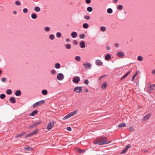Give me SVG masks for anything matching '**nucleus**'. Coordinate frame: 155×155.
<instances>
[{
    "label": "nucleus",
    "instance_id": "obj_19",
    "mask_svg": "<svg viewBox=\"0 0 155 155\" xmlns=\"http://www.w3.org/2000/svg\"><path fill=\"white\" fill-rule=\"evenodd\" d=\"M77 33L75 31L73 32L71 34V35L73 38H75L77 36Z\"/></svg>",
    "mask_w": 155,
    "mask_h": 155
},
{
    "label": "nucleus",
    "instance_id": "obj_25",
    "mask_svg": "<svg viewBox=\"0 0 155 155\" xmlns=\"http://www.w3.org/2000/svg\"><path fill=\"white\" fill-rule=\"evenodd\" d=\"M34 10L36 12H39L40 11V8L38 6H36L35 7Z\"/></svg>",
    "mask_w": 155,
    "mask_h": 155
},
{
    "label": "nucleus",
    "instance_id": "obj_62",
    "mask_svg": "<svg viewBox=\"0 0 155 155\" xmlns=\"http://www.w3.org/2000/svg\"><path fill=\"white\" fill-rule=\"evenodd\" d=\"M84 91L86 92H88V90L87 89H85Z\"/></svg>",
    "mask_w": 155,
    "mask_h": 155
},
{
    "label": "nucleus",
    "instance_id": "obj_5",
    "mask_svg": "<svg viewBox=\"0 0 155 155\" xmlns=\"http://www.w3.org/2000/svg\"><path fill=\"white\" fill-rule=\"evenodd\" d=\"M131 145L130 144H127L125 147L124 148L122 151L121 152V154H124L125 153L128 149L131 147Z\"/></svg>",
    "mask_w": 155,
    "mask_h": 155
},
{
    "label": "nucleus",
    "instance_id": "obj_58",
    "mask_svg": "<svg viewBox=\"0 0 155 155\" xmlns=\"http://www.w3.org/2000/svg\"><path fill=\"white\" fill-rule=\"evenodd\" d=\"M119 45L118 43H116L114 45V46L116 47H118L119 46Z\"/></svg>",
    "mask_w": 155,
    "mask_h": 155
},
{
    "label": "nucleus",
    "instance_id": "obj_18",
    "mask_svg": "<svg viewBox=\"0 0 155 155\" xmlns=\"http://www.w3.org/2000/svg\"><path fill=\"white\" fill-rule=\"evenodd\" d=\"M78 111V110H75L74 111L71 112L70 113H69V114H70V116L71 117V116L75 115L77 113Z\"/></svg>",
    "mask_w": 155,
    "mask_h": 155
},
{
    "label": "nucleus",
    "instance_id": "obj_39",
    "mask_svg": "<svg viewBox=\"0 0 155 155\" xmlns=\"http://www.w3.org/2000/svg\"><path fill=\"white\" fill-rule=\"evenodd\" d=\"M66 47L68 49H70L71 46V45L69 44H67L66 45Z\"/></svg>",
    "mask_w": 155,
    "mask_h": 155
},
{
    "label": "nucleus",
    "instance_id": "obj_27",
    "mask_svg": "<svg viewBox=\"0 0 155 155\" xmlns=\"http://www.w3.org/2000/svg\"><path fill=\"white\" fill-rule=\"evenodd\" d=\"M25 150L28 151H31L32 150V148L30 147H26L25 148Z\"/></svg>",
    "mask_w": 155,
    "mask_h": 155
},
{
    "label": "nucleus",
    "instance_id": "obj_29",
    "mask_svg": "<svg viewBox=\"0 0 155 155\" xmlns=\"http://www.w3.org/2000/svg\"><path fill=\"white\" fill-rule=\"evenodd\" d=\"M75 59L77 61H80L81 60V58L79 56H76L75 58Z\"/></svg>",
    "mask_w": 155,
    "mask_h": 155
},
{
    "label": "nucleus",
    "instance_id": "obj_10",
    "mask_svg": "<svg viewBox=\"0 0 155 155\" xmlns=\"http://www.w3.org/2000/svg\"><path fill=\"white\" fill-rule=\"evenodd\" d=\"M151 115V114L150 113L147 114L146 115L143 117V118L142 120H147L149 119V118L150 117Z\"/></svg>",
    "mask_w": 155,
    "mask_h": 155
},
{
    "label": "nucleus",
    "instance_id": "obj_14",
    "mask_svg": "<svg viewBox=\"0 0 155 155\" xmlns=\"http://www.w3.org/2000/svg\"><path fill=\"white\" fill-rule=\"evenodd\" d=\"M107 83L104 82L101 84V87L103 89H104L107 87Z\"/></svg>",
    "mask_w": 155,
    "mask_h": 155
},
{
    "label": "nucleus",
    "instance_id": "obj_63",
    "mask_svg": "<svg viewBox=\"0 0 155 155\" xmlns=\"http://www.w3.org/2000/svg\"><path fill=\"white\" fill-rule=\"evenodd\" d=\"M13 13L14 14H16L17 13V12L16 11H14L13 12Z\"/></svg>",
    "mask_w": 155,
    "mask_h": 155
},
{
    "label": "nucleus",
    "instance_id": "obj_3",
    "mask_svg": "<svg viewBox=\"0 0 155 155\" xmlns=\"http://www.w3.org/2000/svg\"><path fill=\"white\" fill-rule=\"evenodd\" d=\"M45 102V101L44 100L40 101L34 104L33 105V107H36L37 106H40L44 104Z\"/></svg>",
    "mask_w": 155,
    "mask_h": 155
},
{
    "label": "nucleus",
    "instance_id": "obj_22",
    "mask_svg": "<svg viewBox=\"0 0 155 155\" xmlns=\"http://www.w3.org/2000/svg\"><path fill=\"white\" fill-rule=\"evenodd\" d=\"M126 126V124L124 123H121L118 124V127L119 128L125 127Z\"/></svg>",
    "mask_w": 155,
    "mask_h": 155
},
{
    "label": "nucleus",
    "instance_id": "obj_8",
    "mask_svg": "<svg viewBox=\"0 0 155 155\" xmlns=\"http://www.w3.org/2000/svg\"><path fill=\"white\" fill-rule=\"evenodd\" d=\"M83 65L86 68H88L89 69L91 68V64L90 63L87 62L84 63L83 64Z\"/></svg>",
    "mask_w": 155,
    "mask_h": 155
},
{
    "label": "nucleus",
    "instance_id": "obj_31",
    "mask_svg": "<svg viewBox=\"0 0 155 155\" xmlns=\"http://www.w3.org/2000/svg\"><path fill=\"white\" fill-rule=\"evenodd\" d=\"M150 89L155 90V84H153L150 86Z\"/></svg>",
    "mask_w": 155,
    "mask_h": 155
},
{
    "label": "nucleus",
    "instance_id": "obj_45",
    "mask_svg": "<svg viewBox=\"0 0 155 155\" xmlns=\"http://www.w3.org/2000/svg\"><path fill=\"white\" fill-rule=\"evenodd\" d=\"M85 37V35L84 34H81L80 35L79 37L81 39H83Z\"/></svg>",
    "mask_w": 155,
    "mask_h": 155
},
{
    "label": "nucleus",
    "instance_id": "obj_60",
    "mask_svg": "<svg viewBox=\"0 0 155 155\" xmlns=\"http://www.w3.org/2000/svg\"><path fill=\"white\" fill-rule=\"evenodd\" d=\"M106 49L107 50H110V47L109 46H107L106 47Z\"/></svg>",
    "mask_w": 155,
    "mask_h": 155
},
{
    "label": "nucleus",
    "instance_id": "obj_44",
    "mask_svg": "<svg viewBox=\"0 0 155 155\" xmlns=\"http://www.w3.org/2000/svg\"><path fill=\"white\" fill-rule=\"evenodd\" d=\"M45 30L46 31H49L50 30V28L48 27H46L45 28Z\"/></svg>",
    "mask_w": 155,
    "mask_h": 155
},
{
    "label": "nucleus",
    "instance_id": "obj_12",
    "mask_svg": "<svg viewBox=\"0 0 155 155\" xmlns=\"http://www.w3.org/2000/svg\"><path fill=\"white\" fill-rule=\"evenodd\" d=\"M38 111L37 110H34L32 113L29 114V116H33L38 113Z\"/></svg>",
    "mask_w": 155,
    "mask_h": 155
},
{
    "label": "nucleus",
    "instance_id": "obj_20",
    "mask_svg": "<svg viewBox=\"0 0 155 155\" xmlns=\"http://www.w3.org/2000/svg\"><path fill=\"white\" fill-rule=\"evenodd\" d=\"M111 56L110 55L108 54H107L105 57V59L106 60H107V61H108L109 60L110 58H111Z\"/></svg>",
    "mask_w": 155,
    "mask_h": 155
},
{
    "label": "nucleus",
    "instance_id": "obj_6",
    "mask_svg": "<svg viewBox=\"0 0 155 155\" xmlns=\"http://www.w3.org/2000/svg\"><path fill=\"white\" fill-rule=\"evenodd\" d=\"M74 91H76L78 93L81 92L82 91V87L81 86L76 87L74 88Z\"/></svg>",
    "mask_w": 155,
    "mask_h": 155
},
{
    "label": "nucleus",
    "instance_id": "obj_35",
    "mask_svg": "<svg viewBox=\"0 0 155 155\" xmlns=\"http://www.w3.org/2000/svg\"><path fill=\"white\" fill-rule=\"evenodd\" d=\"M107 12L109 14H111L112 12V10L111 8H109L107 9Z\"/></svg>",
    "mask_w": 155,
    "mask_h": 155
},
{
    "label": "nucleus",
    "instance_id": "obj_24",
    "mask_svg": "<svg viewBox=\"0 0 155 155\" xmlns=\"http://www.w3.org/2000/svg\"><path fill=\"white\" fill-rule=\"evenodd\" d=\"M37 17V16L36 14L35 13H33L31 15V18L33 19H36Z\"/></svg>",
    "mask_w": 155,
    "mask_h": 155
},
{
    "label": "nucleus",
    "instance_id": "obj_17",
    "mask_svg": "<svg viewBox=\"0 0 155 155\" xmlns=\"http://www.w3.org/2000/svg\"><path fill=\"white\" fill-rule=\"evenodd\" d=\"M9 101L13 104L15 103L16 102L15 99L14 97H11L9 99Z\"/></svg>",
    "mask_w": 155,
    "mask_h": 155
},
{
    "label": "nucleus",
    "instance_id": "obj_9",
    "mask_svg": "<svg viewBox=\"0 0 155 155\" xmlns=\"http://www.w3.org/2000/svg\"><path fill=\"white\" fill-rule=\"evenodd\" d=\"M80 81V78L78 76H76L74 78L73 80V82L76 83H78V82Z\"/></svg>",
    "mask_w": 155,
    "mask_h": 155
},
{
    "label": "nucleus",
    "instance_id": "obj_40",
    "mask_svg": "<svg viewBox=\"0 0 155 155\" xmlns=\"http://www.w3.org/2000/svg\"><path fill=\"white\" fill-rule=\"evenodd\" d=\"M131 72L130 71H129L122 78V79H124Z\"/></svg>",
    "mask_w": 155,
    "mask_h": 155
},
{
    "label": "nucleus",
    "instance_id": "obj_38",
    "mask_svg": "<svg viewBox=\"0 0 155 155\" xmlns=\"http://www.w3.org/2000/svg\"><path fill=\"white\" fill-rule=\"evenodd\" d=\"M24 134V133L19 134L16 136L15 138H17L18 137H20L22 136Z\"/></svg>",
    "mask_w": 155,
    "mask_h": 155
},
{
    "label": "nucleus",
    "instance_id": "obj_15",
    "mask_svg": "<svg viewBox=\"0 0 155 155\" xmlns=\"http://www.w3.org/2000/svg\"><path fill=\"white\" fill-rule=\"evenodd\" d=\"M21 91L19 90H17L15 93V95L17 97L19 96L21 94Z\"/></svg>",
    "mask_w": 155,
    "mask_h": 155
},
{
    "label": "nucleus",
    "instance_id": "obj_11",
    "mask_svg": "<svg viewBox=\"0 0 155 155\" xmlns=\"http://www.w3.org/2000/svg\"><path fill=\"white\" fill-rule=\"evenodd\" d=\"M124 54L122 52H118L117 54V55L118 57L120 58H122L124 56Z\"/></svg>",
    "mask_w": 155,
    "mask_h": 155
},
{
    "label": "nucleus",
    "instance_id": "obj_49",
    "mask_svg": "<svg viewBox=\"0 0 155 155\" xmlns=\"http://www.w3.org/2000/svg\"><path fill=\"white\" fill-rule=\"evenodd\" d=\"M90 17L89 16H86V15H85L84 17V18L87 20H89V19H90Z\"/></svg>",
    "mask_w": 155,
    "mask_h": 155
},
{
    "label": "nucleus",
    "instance_id": "obj_59",
    "mask_svg": "<svg viewBox=\"0 0 155 155\" xmlns=\"http://www.w3.org/2000/svg\"><path fill=\"white\" fill-rule=\"evenodd\" d=\"M65 41H66V42H70V40L68 38H67L66 39V40H65Z\"/></svg>",
    "mask_w": 155,
    "mask_h": 155
},
{
    "label": "nucleus",
    "instance_id": "obj_47",
    "mask_svg": "<svg viewBox=\"0 0 155 155\" xmlns=\"http://www.w3.org/2000/svg\"><path fill=\"white\" fill-rule=\"evenodd\" d=\"M28 9L26 8H25L23 9V12L24 13H26L28 12Z\"/></svg>",
    "mask_w": 155,
    "mask_h": 155
},
{
    "label": "nucleus",
    "instance_id": "obj_51",
    "mask_svg": "<svg viewBox=\"0 0 155 155\" xmlns=\"http://www.w3.org/2000/svg\"><path fill=\"white\" fill-rule=\"evenodd\" d=\"M41 121H38V122H35V123L36 126H37V125L40 124L41 123Z\"/></svg>",
    "mask_w": 155,
    "mask_h": 155
},
{
    "label": "nucleus",
    "instance_id": "obj_16",
    "mask_svg": "<svg viewBox=\"0 0 155 155\" xmlns=\"http://www.w3.org/2000/svg\"><path fill=\"white\" fill-rule=\"evenodd\" d=\"M96 63L98 66H101L102 64V63L100 60H97L96 61Z\"/></svg>",
    "mask_w": 155,
    "mask_h": 155
},
{
    "label": "nucleus",
    "instance_id": "obj_64",
    "mask_svg": "<svg viewBox=\"0 0 155 155\" xmlns=\"http://www.w3.org/2000/svg\"><path fill=\"white\" fill-rule=\"evenodd\" d=\"M117 2V0H114V2L115 3Z\"/></svg>",
    "mask_w": 155,
    "mask_h": 155
},
{
    "label": "nucleus",
    "instance_id": "obj_33",
    "mask_svg": "<svg viewBox=\"0 0 155 155\" xmlns=\"http://www.w3.org/2000/svg\"><path fill=\"white\" fill-rule=\"evenodd\" d=\"M5 97V95L4 94H2L0 95V98L1 99H3Z\"/></svg>",
    "mask_w": 155,
    "mask_h": 155
},
{
    "label": "nucleus",
    "instance_id": "obj_23",
    "mask_svg": "<svg viewBox=\"0 0 155 155\" xmlns=\"http://www.w3.org/2000/svg\"><path fill=\"white\" fill-rule=\"evenodd\" d=\"M42 94L44 95H46L48 94V91L46 90H43L41 91Z\"/></svg>",
    "mask_w": 155,
    "mask_h": 155
},
{
    "label": "nucleus",
    "instance_id": "obj_13",
    "mask_svg": "<svg viewBox=\"0 0 155 155\" xmlns=\"http://www.w3.org/2000/svg\"><path fill=\"white\" fill-rule=\"evenodd\" d=\"M80 47L82 48H84L85 47V45L84 41H81L80 43Z\"/></svg>",
    "mask_w": 155,
    "mask_h": 155
},
{
    "label": "nucleus",
    "instance_id": "obj_28",
    "mask_svg": "<svg viewBox=\"0 0 155 155\" xmlns=\"http://www.w3.org/2000/svg\"><path fill=\"white\" fill-rule=\"evenodd\" d=\"M83 27L84 28H87L89 27L87 23H85L83 24Z\"/></svg>",
    "mask_w": 155,
    "mask_h": 155
},
{
    "label": "nucleus",
    "instance_id": "obj_4",
    "mask_svg": "<svg viewBox=\"0 0 155 155\" xmlns=\"http://www.w3.org/2000/svg\"><path fill=\"white\" fill-rule=\"evenodd\" d=\"M37 132H38V131L36 130H33L32 132L26 135L25 136V137L27 138L29 137H30L32 136L33 135H35V134H37Z\"/></svg>",
    "mask_w": 155,
    "mask_h": 155
},
{
    "label": "nucleus",
    "instance_id": "obj_32",
    "mask_svg": "<svg viewBox=\"0 0 155 155\" xmlns=\"http://www.w3.org/2000/svg\"><path fill=\"white\" fill-rule=\"evenodd\" d=\"M60 67V64L59 63H57L55 64V67L57 69L59 68Z\"/></svg>",
    "mask_w": 155,
    "mask_h": 155
},
{
    "label": "nucleus",
    "instance_id": "obj_46",
    "mask_svg": "<svg viewBox=\"0 0 155 155\" xmlns=\"http://www.w3.org/2000/svg\"><path fill=\"white\" fill-rule=\"evenodd\" d=\"M84 84L87 85L89 83V81L87 80H85L84 81Z\"/></svg>",
    "mask_w": 155,
    "mask_h": 155
},
{
    "label": "nucleus",
    "instance_id": "obj_21",
    "mask_svg": "<svg viewBox=\"0 0 155 155\" xmlns=\"http://www.w3.org/2000/svg\"><path fill=\"white\" fill-rule=\"evenodd\" d=\"M138 73H139L138 71H136V72L135 73V74L132 76V79L133 81H134V80L135 77L137 75Z\"/></svg>",
    "mask_w": 155,
    "mask_h": 155
},
{
    "label": "nucleus",
    "instance_id": "obj_52",
    "mask_svg": "<svg viewBox=\"0 0 155 155\" xmlns=\"http://www.w3.org/2000/svg\"><path fill=\"white\" fill-rule=\"evenodd\" d=\"M35 127L34 126V125L33 124H31V125H30V126H29L28 127V129H31V128H33V127Z\"/></svg>",
    "mask_w": 155,
    "mask_h": 155
},
{
    "label": "nucleus",
    "instance_id": "obj_61",
    "mask_svg": "<svg viewBox=\"0 0 155 155\" xmlns=\"http://www.w3.org/2000/svg\"><path fill=\"white\" fill-rule=\"evenodd\" d=\"M152 73L153 74H155V69L152 71Z\"/></svg>",
    "mask_w": 155,
    "mask_h": 155
},
{
    "label": "nucleus",
    "instance_id": "obj_26",
    "mask_svg": "<svg viewBox=\"0 0 155 155\" xmlns=\"http://www.w3.org/2000/svg\"><path fill=\"white\" fill-rule=\"evenodd\" d=\"M71 117V116H70V115L69 114L68 115L65 116L62 119L63 120H65L68 119V118H70Z\"/></svg>",
    "mask_w": 155,
    "mask_h": 155
},
{
    "label": "nucleus",
    "instance_id": "obj_54",
    "mask_svg": "<svg viewBox=\"0 0 155 155\" xmlns=\"http://www.w3.org/2000/svg\"><path fill=\"white\" fill-rule=\"evenodd\" d=\"M2 82H4L6 81V79L5 78H3L2 79Z\"/></svg>",
    "mask_w": 155,
    "mask_h": 155
},
{
    "label": "nucleus",
    "instance_id": "obj_41",
    "mask_svg": "<svg viewBox=\"0 0 155 155\" xmlns=\"http://www.w3.org/2000/svg\"><path fill=\"white\" fill-rule=\"evenodd\" d=\"M138 60L140 61H142L143 60V58L140 56H139L137 57Z\"/></svg>",
    "mask_w": 155,
    "mask_h": 155
},
{
    "label": "nucleus",
    "instance_id": "obj_7",
    "mask_svg": "<svg viewBox=\"0 0 155 155\" xmlns=\"http://www.w3.org/2000/svg\"><path fill=\"white\" fill-rule=\"evenodd\" d=\"M57 78L58 80L61 81L64 79V77L63 74L60 73L58 74Z\"/></svg>",
    "mask_w": 155,
    "mask_h": 155
},
{
    "label": "nucleus",
    "instance_id": "obj_2",
    "mask_svg": "<svg viewBox=\"0 0 155 155\" xmlns=\"http://www.w3.org/2000/svg\"><path fill=\"white\" fill-rule=\"evenodd\" d=\"M54 123L53 120H50L47 127V129L48 130L51 129L54 126Z\"/></svg>",
    "mask_w": 155,
    "mask_h": 155
},
{
    "label": "nucleus",
    "instance_id": "obj_30",
    "mask_svg": "<svg viewBox=\"0 0 155 155\" xmlns=\"http://www.w3.org/2000/svg\"><path fill=\"white\" fill-rule=\"evenodd\" d=\"M6 93L8 95H10L12 93V90L10 89H8L7 90Z\"/></svg>",
    "mask_w": 155,
    "mask_h": 155
},
{
    "label": "nucleus",
    "instance_id": "obj_43",
    "mask_svg": "<svg viewBox=\"0 0 155 155\" xmlns=\"http://www.w3.org/2000/svg\"><path fill=\"white\" fill-rule=\"evenodd\" d=\"M101 31H105L106 28L105 27L102 26L101 27Z\"/></svg>",
    "mask_w": 155,
    "mask_h": 155
},
{
    "label": "nucleus",
    "instance_id": "obj_48",
    "mask_svg": "<svg viewBox=\"0 0 155 155\" xmlns=\"http://www.w3.org/2000/svg\"><path fill=\"white\" fill-rule=\"evenodd\" d=\"M15 4L17 5H19L21 3L19 1H17L15 2Z\"/></svg>",
    "mask_w": 155,
    "mask_h": 155
},
{
    "label": "nucleus",
    "instance_id": "obj_57",
    "mask_svg": "<svg viewBox=\"0 0 155 155\" xmlns=\"http://www.w3.org/2000/svg\"><path fill=\"white\" fill-rule=\"evenodd\" d=\"M86 2L87 4H89L91 2V0H86Z\"/></svg>",
    "mask_w": 155,
    "mask_h": 155
},
{
    "label": "nucleus",
    "instance_id": "obj_42",
    "mask_svg": "<svg viewBox=\"0 0 155 155\" xmlns=\"http://www.w3.org/2000/svg\"><path fill=\"white\" fill-rule=\"evenodd\" d=\"M123 6L121 5H119L117 6V9L119 10H121L123 9Z\"/></svg>",
    "mask_w": 155,
    "mask_h": 155
},
{
    "label": "nucleus",
    "instance_id": "obj_56",
    "mask_svg": "<svg viewBox=\"0 0 155 155\" xmlns=\"http://www.w3.org/2000/svg\"><path fill=\"white\" fill-rule=\"evenodd\" d=\"M73 44L74 45H76L78 44V42L76 40H74V41H73Z\"/></svg>",
    "mask_w": 155,
    "mask_h": 155
},
{
    "label": "nucleus",
    "instance_id": "obj_55",
    "mask_svg": "<svg viewBox=\"0 0 155 155\" xmlns=\"http://www.w3.org/2000/svg\"><path fill=\"white\" fill-rule=\"evenodd\" d=\"M67 130H68V131H71V130H72V129H71V128L70 127H68L67 128Z\"/></svg>",
    "mask_w": 155,
    "mask_h": 155
},
{
    "label": "nucleus",
    "instance_id": "obj_1",
    "mask_svg": "<svg viewBox=\"0 0 155 155\" xmlns=\"http://www.w3.org/2000/svg\"><path fill=\"white\" fill-rule=\"evenodd\" d=\"M111 141H107V137H102L98 140H96L94 142V144H98L100 145L108 144L111 142Z\"/></svg>",
    "mask_w": 155,
    "mask_h": 155
},
{
    "label": "nucleus",
    "instance_id": "obj_37",
    "mask_svg": "<svg viewBox=\"0 0 155 155\" xmlns=\"http://www.w3.org/2000/svg\"><path fill=\"white\" fill-rule=\"evenodd\" d=\"M93 8L91 7H89L87 8V10L89 12H91L92 11Z\"/></svg>",
    "mask_w": 155,
    "mask_h": 155
},
{
    "label": "nucleus",
    "instance_id": "obj_36",
    "mask_svg": "<svg viewBox=\"0 0 155 155\" xmlns=\"http://www.w3.org/2000/svg\"><path fill=\"white\" fill-rule=\"evenodd\" d=\"M54 36L53 34H51L49 35V38L50 39L52 40H53L54 39Z\"/></svg>",
    "mask_w": 155,
    "mask_h": 155
},
{
    "label": "nucleus",
    "instance_id": "obj_34",
    "mask_svg": "<svg viewBox=\"0 0 155 155\" xmlns=\"http://www.w3.org/2000/svg\"><path fill=\"white\" fill-rule=\"evenodd\" d=\"M61 33L59 32H57L56 33V36L58 38H60L61 37Z\"/></svg>",
    "mask_w": 155,
    "mask_h": 155
},
{
    "label": "nucleus",
    "instance_id": "obj_50",
    "mask_svg": "<svg viewBox=\"0 0 155 155\" xmlns=\"http://www.w3.org/2000/svg\"><path fill=\"white\" fill-rule=\"evenodd\" d=\"M51 73L52 74H54L56 73V71L54 69L52 70L51 71Z\"/></svg>",
    "mask_w": 155,
    "mask_h": 155
},
{
    "label": "nucleus",
    "instance_id": "obj_53",
    "mask_svg": "<svg viewBox=\"0 0 155 155\" xmlns=\"http://www.w3.org/2000/svg\"><path fill=\"white\" fill-rule=\"evenodd\" d=\"M84 150H82L81 149H78V152L79 153H82V152H84Z\"/></svg>",
    "mask_w": 155,
    "mask_h": 155
}]
</instances>
